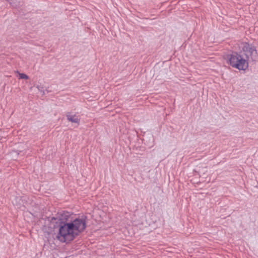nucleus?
<instances>
[{
    "label": "nucleus",
    "instance_id": "obj_1",
    "mask_svg": "<svg viewBox=\"0 0 258 258\" xmlns=\"http://www.w3.org/2000/svg\"><path fill=\"white\" fill-rule=\"evenodd\" d=\"M69 213L63 211L57 213L50 220V227L53 229L59 227L56 238L62 242L72 241L86 227L85 217H82L69 221Z\"/></svg>",
    "mask_w": 258,
    "mask_h": 258
},
{
    "label": "nucleus",
    "instance_id": "obj_2",
    "mask_svg": "<svg viewBox=\"0 0 258 258\" xmlns=\"http://www.w3.org/2000/svg\"><path fill=\"white\" fill-rule=\"evenodd\" d=\"M224 58L227 60V64L239 70L245 71L248 67L247 59L237 52L232 51L231 54H227Z\"/></svg>",
    "mask_w": 258,
    "mask_h": 258
},
{
    "label": "nucleus",
    "instance_id": "obj_3",
    "mask_svg": "<svg viewBox=\"0 0 258 258\" xmlns=\"http://www.w3.org/2000/svg\"><path fill=\"white\" fill-rule=\"evenodd\" d=\"M241 48L245 58L248 61L249 58L252 61H255L258 57V53L256 47L253 44L243 42L241 43Z\"/></svg>",
    "mask_w": 258,
    "mask_h": 258
},
{
    "label": "nucleus",
    "instance_id": "obj_4",
    "mask_svg": "<svg viewBox=\"0 0 258 258\" xmlns=\"http://www.w3.org/2000/svg\"><path fill=\"white\" fill-rule=\"evenodd\" d=\"M67 119L73 123H79L80 118L76 114L73 115L70 112H68L66 114Z\"/></svg>",
    "mask_w": 258,
    "mask_h": 258
},
{
    "label": "nucleus",
    "instance_id": "obj_5",
    "mask_svg": "<svg viewBox=\"0 0 258 258\" xmlns=\"http://www.w3.org/2000/svg\"><path fill=\"white\" fill-rule=\"evenodd\" d=\"M148 138H149L150 140L151 139L153 140V137L151 134H146L145 133L143 135V138L141 139V140H142V142H144V144H146L148 142L146 139Z\"/></svg>",
    "mask_w": 258,
    "mask_h": 258
},
{
    "label": "nucleus",
    "instance_id": "obj_6",
    "mask_svg": "<svg viewBox=\"0 0 258 258\" xmlns=\"http://www.w3.org/2000/svg\"><path fill=\"white\" fill-rule=\"evenodd\" d=\"M10 4L14 8H19L22 6L21 3L17 0H10Z\"/></svg>",
    "mask_w": 258,
    "mask_h": 258
},
{
    "label": "nucleus",
    "instance_id": "obj_7",
    "mask_svg": "<svg viewBox=\"0 0 258 258\" xmlns=\"http://www.w3.org/2000/svg\"><path fill=\"white\" fill-rule=\"evenodd\" d=\"M19 78L21 79H28L29 77L25 74L19 73Z\"/></svg>",
    "mask_w": 258,
    "mask_h": 258
},
{
    "label": "nucleus",
    "instance_id": "obj_8",
    "mask_svg": "<svg viewBox=\"0 0 258 258\" xmlns=\"http://www.w3.org/2000/svg\"><path fill=\"white\" fill-rule=\"evenodd\" d=\"M37 88L38 90L42 93V95H44L45 94L44 91V87L42 85H38L37 86Z\"/></svg>",
    "mask_w": 258,
    "mask_h": 258
},
{
    "label": "nucleus",
    "instance_id": "obj_9",
    "mask_svg": "<svg viewBox=\"0 0 258 258\" xmlns=\"http://www.w3.org/2000/svg\"><path fill=\"white\" fill-rule=\"evenodd\" d=\"M132 135H133L134 136H136L137 137H139L138 133L136 130H134L132 131Z\"/></svg>",
    "mask_w": 258,
    "mask_h": 258
}]
</instances>
